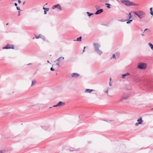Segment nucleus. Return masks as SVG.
Here are the masks:
<instances>
[{"label":"nucleus","mask_w":153,"mask_h":153,"mask_svg":"<svg viewBox=\"0 0 153 153\" xmlns=\"http://www.w3.org/2000/svg\"><path fill=\"white\" fill-rule=\"evenodd\" d=\"M93 45L94 47L95 51L99 55H100L102 53V51L99 49V48L100 47V45L99 43H94Z\"/></svg>","instance_id":"1"},{"label":"nucleus","mask_w":153,"mask_h":153,"mask_svg":"<svg viewBox=\"0 0 153 153\" xmlns=\"http://www.w3.org/2000/svg\"><path fill=\"white\" fill-rule=\"evenodd\" d=\"M133 12L140 19L145 17L146 15L145 13L142 10H139L137 11H133Z\"/></svg>","instance_id":"2"},{"label":"nucleus","mask_w":153,"mask_h":153,"mask_svg":"<svg viewBox=\"0 0 153 153\" xmlns=\"http://www.w3.org/2000/svg\"><path fill=\"white\" fill-rule=\"evenodd\" d=\"M146 64L143 63H140L138 66V67L141 69H144L146 67Z\"/></svg>","instance_id":"3"},{"label":"nucleus","mask_w":153,"mask_h":153,"mask_svg":"<svg viewBox=\"0 0 153 153\" xmlns=\"http://www.w3.org/2000/svg\"><path fill=\"white\" fill-rule=\"evenodd\" d=\"M56 8H57V9L60 10H62L61 6L59 4H58L52 7V9H54Z\"/></svg>","instance_id":"4"},{"label":"nucleus","mask_w":153,"mask_h":153,"mask_svg":"<svg viewBox=\"0 0 153 153\" xmlns=\"http://www.w3.org/2000/svg\"><path fill=\"white\" fill-rule=\"evenodd\" d=\"M79 76V74L76 73H73L71 74V76L73 77H77Z\"/></svg>","instance_id":"5"},{"label":"nucleus","mask_w":153,"mask_h":153,"mask_svg":"<svg viewBox=\"0 0 153 153\" xmlns=\"http://www.w3.org/2000/svg\"><path fill=\"white\" fill-rule=\"evenodd\" d=\"M103 11V10L102 9H100L97 10L95 13V14L96 15L102 13Z\"/></svg>","instance_id":"6"},{"label":"nucleus","mask_w":153,"mask_h":153,"mask_svg":"<svg viewBox=\"0 0 153 153\" xmlns=\"http://www.w3.org/2000/svg\"><path fill=\"white\" fill-rule=\"evenodd\" d=\"M65 104V103L64 102L62 101H60L57 104V106H58L59 107L64 105Z\"/></svg>","instance_id":"7"},{"label":"nucleus","mask_w":153,"mask_h":153,"mask_svg":"<svg viewBox=\"0 0 153 153\" xmlns=\"http://www.w3.org/2000/svg\"><path fill=\"white\" fill-rule=\"evenodd\" d=\"M43 9L44 10V14H46L47 13V12L49 10V8H45L44 7H43Z\"/></svg>","instance_id":"8"},{"label":"nucleus","mask_w":153,"mask_h":153,"mask_svg":"<svg viewBox=\"0 0 153 153\" xmlns=\"http://www.w3.org/2000/svg\"><path fill=\"white\" fill-rule=\"evenodd\" d=\"M129 97V96L128 95H124L123 97H122L120 100V101H122V100L125 99H126L128 98Z\"/></svg>","instance_id":"9"},{"label":"nucleus","mask_w":153,"mask_h":153,"mask_svg":"<svg viewBox=\"0 0 153 153\" xmlns=\"http://www.w3.org/2000/svg\"><path fill=\"white\" fill-rule=\"evenodd\" d=\"M10 45L9 44H7L5 46L2 48L3 49H10Z\"/></svg>","instance_id":"10"},{"label":"nucleus","mask_w":153,"mask_h":153,"mask_svg":"<svg viewBox=\"0 0 153 153\" xmlns=\"http://www.w3.org/2000/svg\"><path fill=\"white\" fill-rule=\"evenodd\" d=\"M137 121L138 122V123H139V124H141L143 122V121L142 120V118L141 117H140L137 120Z\"/></svg>","instance_id":"11"},{"label":"nucleus","mask_w":153,"mask_h":153,"mask_svg":"<svg viewBox=\"0 0 153 153\" xmlns=\"http://www.w3.org/2000/svg\"><path fill=\"white\" fill-rule=\"evenodd\" d=\"M94 90H93V89H86L85 91V93H91L92 91H93Z\"/></svg>","instance_id":"12"},{"label":"nucleus","mask_w":153,"mask_h":153,"mask_svg":"<svg viewBox=\"0 0 153 153\" xmlns=\"http://www.w3.org/2000/svg\"><path fill=\"white\" fill-rule=\"evenodd\" d=\"M130 75V73H127L125 74H122V78H124L126 76H128Z\"/></svg>","instance_id":"13"},{"label":"nucleus","mask_w":153,"mask_h":153,"mask_svg":"<svg viewBox=\"0 0 153 153\" xmlns=\"http://www.w3.org/2000/svg\"><path fill=\"white\" fill-rule=\"evenodd\" d=\"M82 38V36H80L79 37L77 38L76 40H74V41H81Z\"/></svg>","instance_id":"14"},{"label":"nucleus","mask_w":153,"mask_h":153,"mask_svg":"<svg viewBox=\"0 0 153 153\" xmlns=\"http://www.w3.org/2000/svg\"><path fill=\"white\" fill-rule=\"evenodd\" d=\"M41 127L42 128L44 129V130H46L48 128L49 126H42Z\"/></svg>","instance_id":"15"},{"label":"nucleus","mask_w":153,"mask_h":153,"mask_svg":"<svg viewBox=\"0 0 153 153\" xmlns=\"http://www.w3.org/2000/svg\"><path fill=\"white\" fill-rule=\"evenodd\" d=\"M127 1L128 0H120L121 2L122 3L124 4L125 5L126 3L127 2Z\"/></svg>","instance_id":"16"},{"label":"nucleus","mask_w":153,"mask_h":153,"mask_svg":"<svg viewBox=\"0 0 153 153\" xmlns=\"http://www.w3.org/2000/svg\"><path fill=\"white\" fill-rule=\"evenodd\" d=\"M86 13L88 14V16L89 17H90L92 15L94 14V13H91L89 12H86Z\"/></svg>","instance_id":"17"},{"label":"nucleus","mask_w":153,"mask_h":153,"mask_svg":"<svg viewBox=\"0 0 153 153\" xmlns=\"http://www.w3.org/2000/svg\"><path fill=\"white\" fill-rule=\"evenodd\" d=\"M148 45L150 47L151 49L153 51V45L151 43H148Z\"/></svg>","instance_id":"18"},{"label":"nucleus","mask_w":153,"mask_h":153,"mask_svg":"<svg viewBox=\"0 0 153 153\" xmlns=\"http://www.w3.org/2000/svg\"><path fill=\"white\" fill-rule=\"evenodd\" d=\"M105 5H106V6L108 8H110V7H110L111 5H110V4H108V3H105Z\"/></svg>","instance_id":"19"},{"label":"nucleus","mask_w":153,"mask_h":153,"mask_svg":"<svg viewBox=\"0 0 153 153\" xmlns=\"http://www.w3.org/2000/svg\"><path fill=\"white\" fill-rule=\"evenodd\" d=\"M64 59V57H60L58 58L57 59H56V61H59L61 59H62V60Z\"/></svg>","instance_id":"20"},{"label":"nucleus","mask_w":153,"mask_h":153,"mask_svg":"<svg viewBox=\"0 0 153 153\" xmlns=\"http://www.w3.org/2000/svg\"><path fill=\"white\" fill-rule=\"evenodd\" d=\"M132 21V19L131 20H128V19L127 20V22H126V23L127 24H129L131 23V22Z\"/></svg>","instance_id":"21"},{"label":"nucleus","mask_w":153,"mask_h":153,"mask_svg":"<svg viewBox=\"0 0 153 153\" xmlns=\"http://www.w3.org/2000/svg\"><path fill=\"white\" fill-rule=\"evenodd\" d=\"M131 17L132 16H131V13H129L128 15V20H130Z\"/></svg>","instance_id":"22"},{"label":"nucleus","mask_w":153,"mask_h":153,"mask_svg":"<svg viewBox=\"0 0 153 153\" xmlns=\"http://www.w3.org/2000/svg\"><path fill=\"white\" fill-rule=\"evenodd\" d=\"M41 34L39 35V36H35V38L37 39H38V38H41Z\"/></svg>","instance_id":"23"},{"label":"nucleus","mask_w":153,"mask_h":153,"mask_svg":"<svg viewBox=\"0 0 153 153\" xmlns=\"http://www.w3.org/2000/svg\"><path fill=\"white\" fill-rule=\"evenodd\" d=\"M128 2L129 3V4H128V5L129 6H132V2L130 1H128Z\"/></svg>","instance_id":"24"},{"label":"nucleus","mask_w":153,"mask_h":153,"mask_svg":"<svg viewBox=\"0 0 153 153\" xmlns=\"http://www.w3.org/2000/svg\"><path fill=\"white\" fill-rule=\"evenodd\" d=\"M35 83H36V81H32L31 85H34L35 84Z\"/></svg>","instance_id":"25"},{"label":"nucleus","mask_w":153,"mask_h":153,"mask_svg":"<svg viewBox=\"0 0 153 153\" xmlns=\"http://www.w3.org/2000/svg\"><path fill=\"white\" fill-rule=\"evenodd\" d=\"M111 58L115 59H116V57H115V54H113L112 57L111 58Z\"/></svg>","instance_id":"26"},{"label":"nucleus","mask_w":153,"mask_h":153,"mask_svg":"<svg viewBox=\"0 0 153 153\" xmlns=\"http://www.w3.org/2000/svg\"><path fill=\"white\" fill-rule=\"evenodd\" d=\"M10 49H14V45H10Z\"/></svg>","instance_id":"27"},{"label":"nucleus","mask_w":153,"mask_h":153,"mask_svg":"<svg viewBox=\"0 0 153 153\" xmlns=\"http://www.w3.org/2000/svg\"><path fill=\"white\" fill-rule=\"evenodd\" d=\"M128 1H129L128 0L127 2L125 4V5H126V6H129L128 5V4H129V3L128 2Z\"/></svg>","instance_id":"28"},{"label":"nucleus","mask_w":153,"mask_h":153,"mask_svg":"<svg viewBox=\"0 0 153 153\" xmlns=\"http://www.w3.org/2000/svg\"><path fill=\"white\" fill-rule=\"evenodd\" d=\"M138 5L137 4H135L133 2H132V6H138Z\"/></svg>","instance_id":"29"},{"label":"nucleus","mask_w":153,"mask_h":153,"mask_svg":"<svg viewBox=\"0 0 153 153\" xmlns=\"http://www.w3.org/2000/svg\"><path fill=\"white\" fill-rule=\"evenodd\" d=\"M106 122H111V121H112V120H104Z\"/></svg>","instance_id":"30"},{"label":"nucleus","mask_w":153,"mask_h":153,"mask_svg":"<svg viewBox=\"0 0 153 153\" xmlns=\"http://www.w3.org/2000/svg\"><path fill=\"white\" fill-rule=\"evenodd\" d=\"M50 70L51 71H54V68H53V67H52L51 68Z\"/></svg>","instance_id":"31"},{"label":"nucleus","mask_w":153,"mask_h":153,"mask_svg":"<svg viewBox=\"0 0 153 153\" xmlns=\"http://www.w3.org/2000/svg\"><path fill=\"white\" fill-rule=\"evenodd\" d=\"M139 124H139V123L137 122V123H135V125L136 126H138Z\"/></svg>","instance_id":"32"},{"label":"nucleus","mask_w":153,"mask_h":153,"mask_svg":"<svg viewBox=\"0 0 153 153\" xmlns=\"http://www.w3.org/2000/svg\"><path fill=\"white\" fill-rule=\"evenodd\" d=\"M16 9H17V10H20V7H17V6L16 7Z\"/></svg>","instance_id":"33"},{"label":"nucleus","mask_w":153,"mask_h":153,"mask_svg":"<svg viewBox=\"0 0 153 153\" xmlns=\"http://www.w3.org/2000/svg\"><path fill=\"white\" fill-rule=\"evenodd\" d=\"M150 13L151 15L153 16V11L150 12Z\"/></svg>","instance_id":"34"},{"label":"nucleus","mask_w":153,"mask_h":153,"mask_svg":"<svg viewBox=\"0 0 153 153\" xmlns=\"http://www.w3.org/2000/svg\"><path fill=\"white\" fill-rule=\"evenodd\" d=\"M20 15V11H18V16H19Z\"/></svg>","instance_id":"35"},{"label":"nucleus","mask_w":153,"mask_h":153,"mask_svg":"<svg viewBox=\"0 0 153 153\" xmlns=\"http://www.w3.org/2000/svg\"><path fill=\"white\" fill-rule=\"evenodd\" d=\"M108 90H106L105 91V92L107 94V95L108 94Z\"/></svg>","instance_id":"36"},{"label":"nucleus","mask_w":153,"mask_h":153,"mask_svg":"<svg viewBox=\"0 0 153 153\" xmlns=\"http://www.w3.org/2000/svg\"><path fill=\"white\" fill-rule=\"evenodd\" d=\"M85 47H84V49H83V53L85 51Z\"/></svg>","instance_id":"37"},{"label":"nucleus","mask_w":153,"mask_h":153,"mask_svg":"<svg viewBox=\"0 0 153 153\" xmlns=\"http://www.w3.org/2000/svg\"><path fill=\"white\" fill-rule=\"evenodd\" d=\"M150 12L153 11V10H152V7H151V8H150Z\"/></svg>","instance_id":"38"},{"label":"nucleus","mask_w":153,"mask_h":153,"mask_svg":"<svg viewBox=\"0 0 153 153\" xmlns=\"http://www.w3.org/2000/svg\"><path fill=\"white\" fill-rule=\"evenodd\" d=\"M21 1L20 0H18V2L19 4L21 3Z\"/></svg>","instance_id":"39"},{"label":"nucleus","mask_w":153,"mask_h":153,"mask_svg":"<svg viewBox=\"0 0 153 153\" xmlns=\"http://www.w3.org/2000/svg\"><path fill=\"white\" fill-rule=\"evenodd\" d=\"M42 39L44 40H45V37L44 36H43L42 38Z\"/></svg>","instance_id":"40"},{"label":"nucleus","mask_w":153,"mask_h":153,"mask_svg":"<svg viewBox=\"0 0 153 153\" xmlns=\"http://www.w3.org/2000/svg\"><path fill=\"white\" fill-rule=\"evenodd\" d=\"M14 5L16 6H17V3H14Z\"/></svg>","instance_id":"41"},{"label":"nucleus","mask_w":153,"mask_h":153,"mask_svg":"<svg viewBox=\"0 0 153 153\" xmlns=\"http://www.w3.org/2000/svg\"><path fill=\"white\" fill-rule=\"evenodd\" d=\"M109 85H110V86H112V85H111V82H110H110H109Z\"/></svg>","instance_id":"42"},{"label":"nucleus","mask_w":153,"mask_h":153,"mask_svg":"<svg viewBox=\"0 0 153 153\" xmlns=\"http://www.w3.org/2000/svg\"><path fill=\"white\" fill-rule=\"evenodd\" d=\"M106 2H108L109 0H104Z\"/></svg>","instance_id":"43"},{"label":"nucleus","mask_w":153,"mask_h":153,"mask_svg":"<svg viewBox=\"0 0 153 153\" xmlns=\"http://www.w3.org/2000/svg\"><path fill=\"white\" fill-rule=\"evenodd\" d=\"M91 143V142L90 141H88V144L90 143Z\"/></svg>","instance_id":"44"},{"label":"nucleus","mask_w":153,"mask_h":153,"mask_svg":"<svg viewBox=\"0 0 153 153\" xmlns=\"http://www.w3.org/2000/svg\"><path fill=\"white\" fill-rule=\"evenodd\" d=\"M57 106H57V104L55 105H54L53 106V107H57Z\"/></svg>","instance_id":"45"},{"label":"nucleus","mask_w":153,"mask_h":153,"mask_svg":"<svg viewBox=\"0 0 153 153\" xmlns=\"http://www.w3.org/2000/svg\"><path fill=\"white\" fill-rule=\"evenodd\" d=\"M32 63H30L27 64V65H32Z\"/></svg>","instance_id":"46"},{"label":"nucleus","mask_w":153,"mask_h":153,"mask_svg":"<svg viewBox=\"0 0 153 153\" xmlns=\"http://www.w3.org/2000/svg\"><path fill=\"white\" fill-rule=\"evenodd\" d=\"M56 65H58L59 67V62L56 63Z\"/></svg>","instance_id":"47"},{"label":"nucleus","mask_w":153,"mask_h":153,"mask_svg":"<svg viewBox=\"0 0 153 153\" xmlns=\"http://www.w3.org/2000/svg\"><path fill=\"white\" fill-rule=\"evenodd\" d=\"M0 153H3V152L2 150H0Z\"/></svg>","instance_id":"48"},{"label":"nucleus","mask_w":153,"mask_h":153,"mask_svg":"<svg viewBox=\"0 0 153 153\" xmlns=\"http://www.w3.org/2000/svg\"><path fill=\"white\" fill-rule=\"evenodd\" d=\"M25 1H24L23 2V5H24L25 4Z\"/></svg>","instance_id":"49"},{"label":"nucleus","mask_w":153,"mask_h":153,"mask_svg":"<svg viewBox=\"0 0 153 153\" xmlns=\"http://www.w3.org/2000/svg\"><path fill=\"white\" fill-rule=\"evenodd\" d=\"M148 30V29L147 28H146V29L144 30V31H146V30Z\"/></svg>","instance_id":"50"},{"label":"nucleus","mask_w":153,"mask_h":153,"mask_svg":"<svg viewBox=\"0 0 153 153\" xmlns=\"http://www.w3.org/2000/svg\"><path fill=\"white\" fill-rule=\"evenodd\" d=\"M120 21H121V22H124V21H123V20H120Z\"/></svg>","instance_id":"51"},{"label":"nucleus","mask_w":153,"mask_h":153,"mask_svg":"<svg viewBox=\"0 0 153 153\" xmlns=\"http://www.w3.org/2000/svg\"><path fill=\"white\" fill-rule=\"evenodd\" d=\"M34 105H32L31 106H30V107L31 108H32V106H33Z\"/></svg>","instance_id":"52"},{"label":"nucleus","mask_w":153,"mask_h":153,"mask_svg":"<svg viewBox=\"0 0 153 153\" xmlns=\"http://www.w3.org/2000/svg\"><path fill=\"white\" fill-rule=\"evenodd\" d=\"M111 78H110V82H111Z\"/></svg>","instance_id":"53"},{"label":"nucleus","mask_w":153,"mask_h":153,"mask_svg":"<svg viewBox=\"0 0 153 153\" xmlns=\"http://www.w3.org/2000/svg\"><path fill=\"white\" fill-rule=\"evenodd\" d=\"M8 25V23H7V24H6V25Z\"/></svg>","instance_id":"54"},{"label":"nucleus","mask_w":153,"mask_h":153,"mask_svg":"<svg viewBox=\"0 0 153 153\" xmlns=\"http://www.w3.org/2000/svg\"><path fill=\"white\" fill-rule=\"evenodd\" d=\"M47 62H48V63H49V61H48H48H47Z\"/></svg>","instance_id":"55"},{"label":"nucleus","mask_w":153,"mask_h":153,"mask_svg":"<svg viewBox=\"0 0 153 153\" xmlns=\"http://www.w3.org/2000/svg\"><path fill=\"white\" fill-rule=\"evenodd\" d=\"M47 4H48V3H46V4H45V5H47Z\"/></svg>","instance_id":"56"},{"label":"nucleus","mask_w":153,"mask_h":153,"mask_svg":"<svg viewBox=\"0 0 153 153\" xmlns=\"http://www.w3.org/2000/svg\"><path fill=\"white\" fill-rule=\"evenodd\" d=\"M52 108V107H50L49 108Z\"/></svg>","instance_id":"57"},{"label":"nucleus","mask_w":153,"mask_h":153,"mask_svg":"<svg viewBox=\"0 0 153 153\" xmlns=\"http://www.w3.org/2000/svg\"><path fill=\"white\" fill-rule=\"evenodd\" d=\"M79 118H80V116H79Z\"/></svg>","instance_id":"58"},{"label":"nucleus","mask_w":153,"mask_h":153,"mask_svg":"<svg viewBox=\"0 0 153 153\" xmlns=\"http://www.w3.org/2000/svg\"><path fill=\"white\" fill-rule=\"evenodd\" d=\"M142 36H143V35H144V34H142Z\"/></svg>","instance_id":"59"},{"label":"nucleus","mask_w":153,"mask_h":153,"mask_svg":"<svg viewBox=\"0 0 153 153\" xmlns=\"http://www.w3.org/2000/svg\"><path fill=\"white\" fill-rule=\"evenodd\" d=\"M79 123H80L81 122L79 121Z\"/></svg>","instance_id":"60"},{"label":"nucleus","mask_w":153,"mask_h":153,"mask_svg":"<svg viewBox=\"0 0 153 153\" xmlns=\"http://www.w3.org/2000/svg\"><path fill=\"white\" fill-rule=\"evenodd\" d=\"M152 109H153V108H152Z\"/></svg>","instance_id":"61"}]
</instances>
